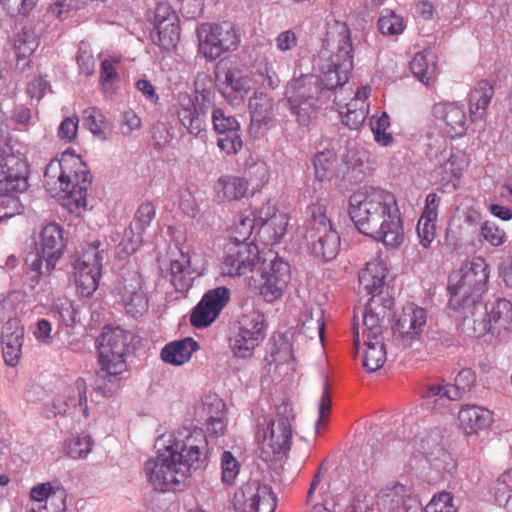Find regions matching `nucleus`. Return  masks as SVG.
Here are the masks:
<instances>
[{
  "mask_svg": "<svg viewBox=\"0 0 512 512\" xmlns=\"http://www.w3.org/2000/svg\"><path fill=\"white\" fill-rule=\"evenodd\" d=\"M353 58L348 25L334 18L327 20L321 48L313 61L318 75L302 74L286 85V105L299 125L308 126L328 103L331 92L348 82Z\"/></svg>",
  "mask_w": 512,
  "mask_h": 512,
  "instance_id": "obj_1",
  "label": "nucleus"
},
{
  "mask_svg": "<svg viewBox=\"0 0 512 512\" xmlns=\"http://www.w3.org/2000/svg\"><path fill=\"white\" fill-rule=\"evenodd\" d=\"M157 455L144 464L148 482L156 491L181 489L193 472L207 465L208 442L199 428H182L156 441Z\"/></svg>",
  "mask_w": 512,
  "mask_h": 512,
  "instance_id": "obj_2",
  "label": "nucleus"
},
{
  "mask_svg": "<svg viewBox=\"0 0 512 512\" xmlns=\"http://www.w3.org/2000/svg\"><path fill=\"white\" fill-rule=\"evenodd\" d=\"M349 215L357 230L387 248L404 241V228L395 196L384 189L364 186L349 198Z\"/></svg>",
  "mask_w": 512,
  "mask_h": 512,
  "instance_id": "obj_3",
  "label": "nucleus"
},
{
  "mask_svg": "<svg viewBox=\"0 0 512 512\" xmlns=\"http://www.w3.org/2000/svg\"><path fill=\"white\" fill-rule=\"evenodd\" d=\"M91 178L82 158L68 150L47 165L44 186L53 197L60 198L71 213L80 215L87 208Z\"/></svg>",
  "mask_w": 512,
  "mask_h": 512,
  "instance_id": "obj_4",
  "label": "nucleus"
},
{
  "mask_svg": "<svg viewBox=\"0 0 512 512\" xmlns=\"http://www.w3.org/2000/svg\"><path fill=\"white\" fill-rule=\"evenodd\" d=\"M489 275V264L482 257L465 261L449 275V306L462 319L468 314L476 316L481 310V299L486 291Z\"/></svg>",
  "mask_w": 512,
  "mask_h": 512,
  "instance_id": "obj_5",
  "label": "nucleus"
},
{
  "mask_svg": "<svg viewBox=\"0 0 512 512\" xmlns=\"http://www.w3.org/2000/svg\"><path fill=\"white\" fill-rule=\"evenodd\" d=\"M386 278L387 268L379 259L368 262L359 274L361 287L371 296L362 312L365 339L383 338L382 324L387 315V309L392 305L389 299L380 305L383 301L381 294L385 288Z\"/></svg>",
  "mask_w": 512,
  "mask_h": 512,
  "instance_id": "obj_6",
  "label": "nucleus"
},
{
  "mask_svg": "<svg viewBox=\"0 0 512 512\" xmlns=\"http://www.w3.org/2000/svg\"><path fill=\"white\" fill-rule=\"evenodd\" d=\"M4 134L0 130V142ZM29 166L20 155L0 150V222L23 212L18 193L28 188Z\"/></svg>",
  "mask_w": 512,
  "mask_h": 512,
  "instance_id": "obj_7",
  "label": "nucleus"
},
{
  "mask_svg": "<svg viewBox=\"0 0 512 512\" xmlns=\"http://www.w3.org/2000/svg\"><path fill=\"white\" fill-rule=\"evenodd\" d=\"M277 420L264 418L256 432L262 458L266 461L280 459L291 448L292 422L294 411L289 401H283L276 407Z\"/></svg>",
  "mask_w": 512,
  "mask_h": 512,
  "instance_id": "obj_8",
  "label": "nucleus"
},
{
  "mask_svg": "<svg viewBox=\"0 0 512 512\" xmlns=\"http://www.w3.org/2000/svg\"><path fill=\"white\" fill-rule=\"evenodd\" d=\"M215 92L210 88L196 87L195 98L187 92H178L172 105V111L187 132L204 138L207 132L208 113L213 111Z\"/></svg>",
  "mask_w": 512,
  "mask_h": 512,
  "instance_id": "obj_9",
  "label": "nucleus"
},
{
  "mask_svg": "<svg viewBox=\"0 0 512 512\" xmlns=\"http://www.w3.org/2000/svg\"><path fill=\"white\" fill-rule=\"evenodd\" d=\"M310 216L305 235L308 249L316 258L333 260L340 250V236L326 215V206L315 203L308 207Z\"/></svg>",
  "mask_w": 512,
  "mask_h": 512,
  "instance_id": "obj_10",
  "label": "nucleus"
},
{
  "mask_svg": "<svg viewBox=\"0 0 512 512\" xmlns=\"http://www.w3.org/2000/svg\"><path fill=\"white\" fill-rule=\"evenodd\" d=\"M462 327L471 337H481L487 333L504 337L512 330V303L506 299H498L486 312L481 306L476 316H464Z\"/></svg>",
  "mask_w": 512,
  "mask_h": 512,
  "instance_id": "obj_11",
  "label": "nucleus"
},
{
  "mask_svg": "<svg viewBox=\"0 0 512 512\" xmlns=\"http://www.w3.org/2000/svg\"><path fill=\"white\" fill-rule=\"evenodd\" d=\"M35 250L36 254L26 260L29 269L38 275L50 274L63 255L62 227L55 222L45 225L35 241Z\"/></svg>",
  "mask_w": 512,
  "mask_h": 512,
  "instance_id": "obj_12",
  "label": "nucleus"
},
{
  "mask_svg": "<svg viewBox=\"0 0 512 512\" xmlns=\"http://www.w3.org/2000/svg\"><path fill=\"white\" fill-rule=\"evenodd\" d=\"M197 36L199 52L208 61L235 50L240 43V35L230 22L204 23L197 29Z\"/></svg>",
  "mask_w": 512,
  "mask_h": 512,
  "instance_id": "obj_13",
  "label": "nucleus"
},
{
  "mask_svg": "<svg viewBox=\"0 0 512 512\" xmlns=\"http://www.w3.org/2000/svg\"><path fill=\"white\" fill-rule=\"evenodd\" d=\"M99 246L98 241L88 244L72 263L77 291L83 297L92 296L99 286L104 256Z\"/></svg>",
  "mask_w": 512,
  "mask_h": 512,
  "instance_id": "obj_14",
  "label": "nucleus"
},
{
  "mask_svg": "<svg viewBox=\"0 0 512 512\" xmlns=\"http://www.w3.org/2000/svg\"><path fill=\"white\" fill-rule=\"evenodd\" d=\"M476 381L475 373L470 368H464L455 377V383L435 382L427 385L424 398L429 408L442 411L452 401L461 398L462 394L469 391Z\"/></svg>",
  "mask_w": 512,
  "mask_h": 512,
  "instance_id": "obj_15",
  "label": "nucleus"
},
{
  "mask_svg": "<svg viewBox=\"0 0 512 512\" xmlns=\"http://www.w3.org/2000/svg\"><path fill=\"white\" fill-rule=\"evenodd\" d=\"M116 296L127 315L132 318L143 316L149 308L145 282L137 270H126L116 286Z\"/></svg>",
  "mask_w": 512,
  "mask_h": 512,
  "instance_id": "obj_16",
  "label": "nucleus"
},
{
  "mask_svg": "<svg viewBox=\"0 0 512 512\" xmlns=\"http://www.w3.org/2000/svg\"><path fill=\"white\" fill-rule=\"evenodd\" d=\"M260 294L266 302L272 303L282 297L290 280V265L276 253L266 254L261 266Z\"/></svg>",
  "mask_w": 512,
  "mask_h": 512,
  "instance_id": "obj_17",
  "label": "nucleus"
},
{
  "mask_svg": "<svg viewBox=\"0 0 512 512\" xmlns=\"http://www.w3.org/2000/svg\"><path fill=\"white\" fill-rule=\"evenodd\" d=\"M259 254L254 243L228 242L224 247L221 274L239 277L252 272L259 263Z\"/></svg>",
  "mask_w": 512,
  "mask_h": 512,
  "instance_id": "obj_18",
  "label": "nucleus"
},
{
  "mask_svg": "<svg viewBox=\"0 0 512 512\" xmlns=\"http://www.w3.org/2000/svg\"><path fill=\"white\" fill-rule=\"evenodd\" d=\"M233 507L236 512H274L276 497L269 485L253 480L236 490Z\"/></svg>",
  "mask_w": 512,
  "mask_h": 512,
  "instance_id": "obj_19",
  "label": "nucleus"
},
{
  "mask_svg": "<svg viewBox=\"0 0 512 512\" xmlns=\"http://www.w3.org/2000/svg\"><path fill=\"white\" fill-rule=\"evenodd\" d=\"M131 333L121 327L107 326L103 329L97 345L99 362L110 363L116 369H126L127 354Z\"/></svg>",
  "mask_w": 512,
  "mask_h": 512,
  "instance_id": "obj_20",
  "label": "nucleus"
},
{
  "mask_svg": "<svg viewBox=\"0 0 512 512\" xmlns=\"http://www.w3.org/2000/svg\"><path fill=\"white\" fill-rule=\"evenodd\" d=\"M428 155L437 162L450 180H459L470 164L468 154L450 147L449 141L445 138L433 139L431 137L428 144Z\"/></svg>",
  "mask_w": 512,
  "mask_h": 512,
  "instance_id": "obj_21",
  "label": "nucleus"
},
{
  "mask_svg": "<svg viewBox=\"0 0 512 512\" xmlns=\"http://www.w3.org/2000/svg\"><path fill=\"white\" fill-rule=\"evenodd\" d=\"M436 126L443 134L442 138H460L467 131L465 108L456 102H439L432 108Z\"/></svg>",
  "mask_w": 512,
  "mask_h": 512,
  "instance_id": "obj_22",
  "label": "nucleus"
},
{
  "mask_svg": "<svg viewBox=\"0 0 512 512\" xmlns=\"http://www.w3.org/2000/svg\"><path fill=\"white\" fill-rule=\"evenodd\" d=\"M288 215L279 211L270 201L257 214V238L264 245L280 243L287 232Z\"/></svg>",
  "mask_w": 512,
  "mask_h": 512,
  "instance_id": "obj_23",
  "label": "nucleus"
},
{
  "mask_svg": "<svg viewBox=\"0 0 512 512\" xmlns=\"http://www.w3.org/2000/svg\"><path fill=\"white\" fill-rule=\"evenodd\" d=\"M150 35L153 43L162 49L170 50L177 44L180 38L179 19L168 3H158Z\"/></svg>",
  "mask_w": 512,
  "mask_h": 512,
  "instance_id": "obj_24",
  "label": "nucleus"
},
{
  "mask_svg": "<svg viewBox=\"0 0 512 512\" xmlns=\"http://www.w3.org/2000/svg\"><path fill=\"white\" fill-rule=\"evenodd\" d=\"M230 299V290L220 286L208 290L194 308L190 322L196 328H205L216 320Z\"/></svg>",
  "mask_w": 512,
  "mask_h": 512,
  "instance_id": "obj_25",
  "label": "nucleus"
},
{
  "mask_svg": "<svg viewBox=\"0 0 512 512\" xmlns=\"http://www.w3.org/2000/svg\"><path fill=\"white\" fill-rule=\"evenodd\" d=\"M377 499L387 512H422L421 503L413 495L411 487L399 482L386 485Z\"/></svg>",
  "mask_w": 512,
  "mask_h": 512,
  "instance_id": "obj_26",
  "label": "nucleus"
},
{
  "mask_svg": "<svg viewBox=\"0 0 512 512\" xmlns=\"http://www.w3.org/2000/svg\"><path fill=\"white\" fill-rule=\"evenodd\" d=\"M427 314L423 308L408 305L393 327L394 340L408 347L418 339L426 325Z\"/></svg>",
  "mask_w": 512,
  "mask_h": 512,
  "instance_id": "obj_27",
  "label": "nucleus"
},
{
  "mask_svg": "<svg viewBox=\"0 0 512 512\" xmlns=\"http://www.w3.org/2000/svg\"><path fill=\"white\" fill-rule=\"evenodd\" d=\"M155 207L151 202L142 203L134 216L130 227L125 230L124 237L117 247L119 257L134 253L142 242V234L155 217Z\"/></svg>",
  "mask_w": 512,
  "mask_h": 512,
  "instance_id": "obj_28",
  "label": "nucleus"
},
{
  "mask_svg": "<svg viewBox=\"0 0 512 512\" xmlns=\"http://www.w3.org/2000/svg\"><path fill=\"white\" fill-rule=\"evenodd\" d=\"M216 79L222 95L232 105L240 104L251 89L249 77L236 69L221 68Z\"/></svg>",
  "mask_w": 512,
  "mask_h": 512,
  "instance_id": "obj_29",
  "label": "nucleus"
},
{
  "mask_svg": "<svg viewBox=\"0 0 512 512\" xmlns=\"http://www.w3.org/2000/svg\"><path fill=\"white\" fill-rule=\"evenodd\" d=\"M201 413L206 421L207 431L216 437L223 436L227 429V415L224 401L216 394L207 395L202 401Z\"/></svg>",
  "mask_w": 512,
  "mask_h": 512,
  "instance_id": "obj_30",
  "label": "nucleus"
},
{
  "mask_svg": "<svg viewBox=\"0 0 512 512\" xmlns=\"http://www.w3.org/2000/svg\"><path fill=\"white\" fill-rule=\"evenodd\" d=\"M24 329L16 318L9 319L3 329L1 335V344L3 358L7 365L16 366L21 354L23 344Z\"/></svg>",
  "mask_w": 512,
  "mask_h": 512,
  "instance_id": "obj_31",
  "label": "nucleus"
},
{
  "mask_svg": "<svg viewBox=\"0 0 512 512\" xmlns=\"http://www.w3.org/2000/svg\"><path fill=\"white\" fill-rule=\"evenodd\" d=\"M459 427L467 434L474 435L482 431L493 422L492 413L481 406L463 405L458 412Z\"/></svg>",
  "mask_w": 512,
  "mask_h": 512,
  "instance_id": "obj_32",
  "label": "nucleus"
},
{
  "mask_svg": "<svg viewBox=\"0 0 512 512\" xmlns=\"http://www.w3.org/2000/svg\"><path fill=\"white\" fill-rule=\"evenodd\" d=\"M170 275V281L175 290L185 293L192 287L193 280L200 273L193 268L190 255L180 251L179 256L171 260Z\"/></svg>",
  "mask_w": 512,
  "mask_h": 512,
  "instance_id": "obj_33",
  "label": "nucleus"
},
{
  "mask_svg": "<svg viewBox=\"0 0 512 512\" xmlns=\"http://www.w3.org/2000/svg\"><path fill=\"white\" fill-rule=\"evenodd\" d=\"M198 349V343L193 338L186 337L167 343L162 348L160 356L167 364L181 366L187 363Z\"/></svg>",
  "mask_w": 512,
  "mask_h": 512,
  "instance_id": "obj_34",
  "label": "nucleus"
},
{
  "mask_svg": "<svg viewBox=\"0 0 512 512\" xmlns=\"http://www.w3.org/2000/svg\"><path fill=\"white\" fill-rule=\"evenodd\" d=\"M248 189V180L236 175H222L214 186L216 197L220 201L240 200L246 196Z\"/></svg>",
  "mask_w": 512,
  "mask_h": 512,
  "instance_id": "obj_35",
  "label": "nucleus"
},
{
  "mask_svg": "<svg viewBox=\"0 0 512 512\" xmlns=\"http://www.w3.org/2000/svg\"><path fill=\"white\" fill-rule=\"evenodd\" d=\"M99 365L100 369L95 375L93 388L102 396L110 397L119 386L120 375L125 369H116L114 365L104 364V362H99Z\"/></svg>",
  "mask_w": 512,
  "mask_h": 512,
  "instance_id": "obj_36",
  "label": "nucleus"
},
{
  "mask_svg": "<svg viewBox=\"0 0 512 512\" xmlns=\"http://www.w3.org/2000/svg\"><path fill=\"white\" fill-rule=\"evenodd\" d=\"M494 95L492 85L486 81H480L470 93L469 110L473 122L481 120Z\"/></svg>",
  "mask_w": 512,
  "mask_h": 512,
  "instance_id": "obj_37",
  "label": "nucleus"
},
{
  "mask_svg": "<svg viewBox=\"0 0 512 512\" xmlns=\"http://www.w3.org/2000/svg\"><path fill=\"white\" fill-rule=\"evenodd\" d=\"M410 70L422 83L429 82L436 76V56L431 50L417 53L410 62Z\"/></svg>",
  "mask_w": 512,
  "mask_h": 512,
  "instance_id": "obj_38",
  "label": "nucleus"
},
{
  "mask_svg": "<svg viewBox=\"0 0 512 512\" xmlns=\"http://www.w3.org/2000/svg\"><path fill=\"white\" fill-rule=\"evenodd\" d=\"M75 390L77 392V398L68 396L67 400L56 399L53 403V416L58 414H64L70 408H79L80 412L84 417L88 416L87 406V384L83 378H78L75 381Z\"/></svg>",
  "mask_w": 512,
  "mask_h": 512,
  "instance_id": "obj_39",
  "label": "nucleus"
},
{
  "mask_svg": "<svg viewBox=\"0 0 512 512\" xmlns=\"http://www.w3.org/2000/svg\"><path fill=\"white\" fill-rule=\"evenodd\" d=\"M249 111L252 121L266 124L274 115V101L263 91H255L249 99Z\"/></svg>",
  "mask_w": 512,
  "mask_h": 512,
  "instance_id": "obj_40",
  "label": "nucleus"
},
{
  "mask_svg": "<svg viewBox=\"0 0 512 512\" xmlns=\"http://www.w3.org/2000/svg\"><path fill=\"white\" fill-rule=\"evenodd\" d=\"M246 335H250L260 341L265 338L267 323L264 314L258 309H251L243 313L238 320V327Z\"/></svg>",
  "mask_w": 512,
  "mask_h": 512,
  "instance_id": "obj_41",
  "label": "nucleus"
},
{
  "mask_svg": "<svg viewBox=\"0 0 512 512\" xmlns=\"http://www.w3.org/2000/svg\"><path fill=\"white\" fill-rule=\"evenodd\" d=\"M384 338L365 339V355L363 365L369 372L380 369L386 361Z\"/></svg>",
  "mask_w": 512,
  "mask_h": 512,
  "instance_id": "obj_42",
  "label": "nucleus"
},
{
  "mask_svg": "<svg viewBox=\"0 0 512 512\" xmlns=\"http://www.w3.org/2000/svg\"><path fill=\"white\" fill-rule=\"evenodd\" d=\"M262 341L237 330L229 338V347L233 355L240 359L251 358L254 354L255 348L258 347Z\"/></svg>",
  "mask_w": 512,
  "mask_h": 512,
  "instance_id": "obj_43",
  "label": "nucleus"
},
{
  "mask_svg": "<svg viewBox=\"0 0 512 512\" xmlns=\"http://www.w3.org/2000/svg\"><path fill=\"white\" fill-rule=\"evenodd\" d=\"M84 126L96 137L107 140L109 123L100 109L88 107L82 114Z\"/></svg>",
  "mask_w": 512,
  "mask_h": 512,
  "instance_id": "obj_44",
  "label": "nucleus"
},
{
  "mask_svg": "<svg viewBox=\"0 0 512 512\" xmlns=\"http://www.w3.org/2000/svg\"><path fill=\"white\" fill-rule=\"evenodd\" d=\"M38 45V38L31 28L24 27L13 37V46L18 58L29 57Z\"/></svg>",
  "mask_w": 512,
  "mask_h": 512,
  "instance_id": "obj_45",
  "label": "nucleus"
},
{
  "mask_svg": "<svg viewBox=\"0 0 512 512\" xmlns=\"http://www.w3.org/2000/svg\"><path fill=\"white\" fill-rule=\"evenodd\" d=\"M378 29L385 36H398L405 29L403 17L393 10L384 9L378 19Z\"/></svg>",
  "mask_w": 512,
  "mask_h": 512,
  "instance_id": "obj_46",
  "label": "nucleus"
},
{
  "mask_svg": "<svg viewBox=\"0 0 512 512\" xmlns=\"http://www.w3.org/2000/svg\"><path fill=\"white\" fill-rule=\"evenodd\" d=\"M390 117L386 112H382L379 116L373 115L370 118V126L377 144L387 147L393 143V136L387 132L390 127Z\"/></svg>",
  "mask_w": 512,
  "mask_h": 512,
  "instance_id": "obj_47",
  "label": "nucleus"
},
{
  "mask_svg": "<svg viewBox=\"0 0 512 512\" xmlns=\"http://www.w3.org/2000/svg\"><path fill=\"white\" fill-rule=\"evenodd\" d=\"M313 164L316 178L320 181H325L333 176L336 159L331 151L326 150L315 155Z\"/></svg>",
  "mask_w": 512,
  "mask_h": 512,
  "instance_id": "obj_48",
  "label": "nucleus"
},
{
  "mask_svg": "<svg viewBox=\"0 0 512 512\" xmlns=\"http://www.w3.org/2000/svg\"><path fill=\"white\" fill-rule=\"evenodd\" d=\"M92 439L89 435L71 437L65 445L66 454L72 459L86 458L92 450Z\"/></svg>",
  "mask_w": 512,
  "mask_h": 512,
  "instance_id": "obj_49",
  "label": "nucleus"
},
{
  "mask_svg": "<svg viewBox=\"0 0 512 512\" xmlns=\"http://www.w3.org/2000/svg\"><path fill=\"white\" fill-rule=\"evenodd\" d=\"M426 460L429 462L432 468L437 472H448L452 474L456 465L452 459L450 453H448L441 446H437L434 451L426 454Z\"/></svg>",
  "mask_w": 512,
  "mask_h": 512,
  "instance_id": "obj_50",
  "label": "nucleus"
},
{
  "mask_svg": "<svg viewBox=\"0 0 512 512\" xmlns=\"http://www.w3.org/2000/svg\"><path fill=\"white\" fill-rule=\"evenodd\" d=\"M52 312L62 326L72 327L76 322L77 310L67 298L57 299Z\"/></svg>",
  "mask_w": 512,
  "mask_h": 512,
  "instance_id": "obj_51",
  "label": "nucleus"
},
{
  "mask_svg": "<svg viewBox=\"0 0 512 512\" xmlns=\"http://www.w3.org/2000/svg\"><path fill=\"white\" fill-rule=\"evenodd\" d=\"M67 493L62 487H55L54 492L48 497L44 505L37 508L31 507L28 512H65Z\"/></svg>",
  "mask_w": 512,
  "mask_h": 512,
  "instance_id": "obj_52",
  "label": "nucleus"
},
{
  "mask_svg": "<svg viewBox=\"0 0 512 512\" xmlns=\"http://www.w3.org/2000/svg\"><path fill=\"white\" fill-rule=\"evenodd\" d=\"M479 230L482 239L493 247L502 246L507 240L506 232L492 221L482 222Z\"/></svg>",
  "mask_w": 512,
  "mask_h": 512,
  "instance_id": "obj_53",
  "label": "nucleus"
},
{
  "mask_svg": "<svg viewBox=\"0 0 512 512\" xmlns=\"http://www.w3.org/2000/svg\"><path fill=\"white\" fill-rule=\"evenodd\" d=\"M120 57H110L104 59L100 67V81L105 92L110 90L113 83L119 80L117 65L120 63Z\"/></svg>",
  "mask_w": 512,
  "mask_h": 512,
  "instance_id": "obj_54",
  "label": "nucleus"
},
{
  "mask_svg": "<svg viewBox=\"0 0 512 512\" xmlns=\"http://www.w3.org/2000/svg\"><path fill=\"white\" fill-rule=\"evenodd\" d=\"M221 479L226 485L234 483L240 472V463L229 451H224L220 459Z\"/></svg>",
  "mask_w": 512,
  "mask_h": 512,
  "instance_id": "obj_55",
  "label": "nucleus"
},
{
  "mask_svg": "<svg viewBox=\"0 0 512 512\" xmlns=\"http://www.w3.org/2000/svg\"><path fill=\"white\" fill-rule=\"evenodd\" d=\"M257 226V216H240L232 227L233 242L247 243L246 240Z\"/></svg>",
  "mask_w": 512,
  "mask_h": 512,
  "instance_id": "obj_56",
  "label": "nucleus"
},
{
  "mask_svg": "<svg viewBox=\"0 0 512 512\" xmlns=\"http://www.w3.org/2000/svg\"><path fill=\"white\" fill-rule=\"evenodd\" d=\"M212 123L214 130L220 135L238 132L240 128L238 121L232 116H227L221 109H213Z\"/></svg>",
  "mask_w": 512,
  "mask_h": 512,
  "instance_id": "obj_57",
  "label": "nucleus"
},
{
  "mask_svg": "<svg viewBox=\"0 0 512 512\" xmlns=\"http://www.w3.org/2000/svg\"><path fill=\"white\" fill-rule=\"evenodd\" d=\"M337 90L334 91L335 98L334 103L339 107V110L349 111V110H356L363 106L369 110V103L367 102L370 94H371V88L369 86H362L357 89L355 92L354 98L351 99L350 102L346 103L344 106L341 105V102L337 100ZM333 91L331 92V94Z\"/></svg>",
  "mask_w": 512,
  "mask_h": 512,
  "instance_id": "obj_58",
  "label": "nucleus"
},
{
  "mask_svg": "<svg viewBox=\"0 0 512 512\" xmlns=\"http://www.w3.org/2000/svg\"><path fill=\"white\" fill-rule=\"evenodd\" d=\"M76 61L81 74L91 76L95 71V60L93 53L86 43H81L76 56Z\"/></svg>",
  "mask_w": 512,
  "mask_h": 512,
  "instance_id": "obj_59",
  "label": "nucleus"
},
{
  "mask_svg": "<svg viewBox=\"0 0 512 512\" xmlns=\"http://www.w3.org/2000/svg\"><path fill=\"white\" fill-rule=\"evenodd\" d=\"M141 126V118L134 110L129 109L121 113L119 119V130L122 135L130 136L133 132L140 130Z\"/></svg>",
  "mask_w": 512,
  "mask_h": 512,
  "instance_id": "obj_60",
  "label": "nucleus"
},
{
  "mask_svg": "<svg viewBox=\"0 0 512 512\" xmlns=\"http://www.w3.org/2000/svg\"><path fill=\"white\" fill-rule=\"evenodd\" d=\"M436 222L431 219L420 217L416 227L419 242L424 248L430 247L435 238Z\"/></svg>",
  "mask_w": 512,
  "mask_h": 512,
  "instance_id": "obj_61",
  "label": "nucleus"
},
{
  "mask_svg": "<svg viewBox=\"0 0 512 512\" xmlns=\"http://www.w3.org/2000/svg\"><path fill=\"white\" fill-rule=\"evenodd\" d=\"M79 118L76 115L66 117L59 125L57 136L65 143H71L77 136Z\"/></svg>",
  "mask_w": 512,
  "mask_h": 512,
  "instance_id": "obj_62",
  "label": "nucleus"
},
{
  "mask_svg": "<svg viewBox=\"0 0 512 512\" xmlns=\"http://www.w3.org/2000/svg\"><path fill=\"white\" fill-rule=\"evenodd\" d=\"M450 493L442 492L435 495L426 505L425 512H455Z\"/></svg>",
  "mask_w": 512,
  "mask_h": 512,
  "instance_id": "obj_63",
  "label": "nucleus"
},
{
  "mask_svg": "<svg viewBox=\"0 0 512 512\" xmlns=\"http://www.w3.org/2000/svg\"><path fill=\"white\" fill-rule=\"evenodd\" d=\"M217 146L225 154L233 155L242 148V140L238 132L221 134L217 140Z\"/></svg>",
  "mask_w": 512,
  "mask_h": 512,
  "instance_id": "obj_64",
  "label": "nucleus"
}]
</instances>
